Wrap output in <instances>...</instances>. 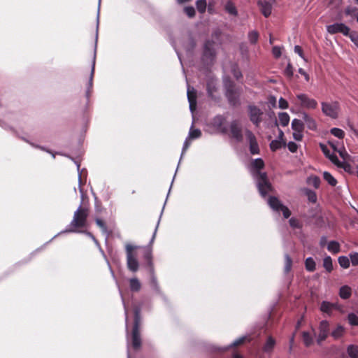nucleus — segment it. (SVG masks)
I'll use <instances>...</instances> for the list:
<instances>
[{"label": "nucleus", "instance_id": "nucleus-1", "mask_svg": "<svg viewBox=\"0 0 358 358\" xmlns=\"http://www.w3.org/2000/svg\"><path fill=\"white\" fill-rule=\"evenodd\" d=\"M264 166V162L261 158L255 159L252 163V174L256 180V185L260 195L266 197L268 192L272 191V185L268 180L265 172L260 171Z\"/></svg>", "mask_w": 358, "mask_h": 358}, {"label": "nucleus", "instance_id": "nucleus-2", "mask_svg": "<svg viewBox=\"0 0 358 358\" xmlns=\"http://www.w3.org/2000/svg\"><path fill=\"white\" fill-rule=\"evenodd\" d=\"M143 257L146 263L147 270L150 273V285L152 289L166 301V297L160 289L157 277L155 273V268L152 263V252L151 248H146L143 252Z\"/></svg>", "mask_w": 358, "mask_h": 358}, {"label": "nucleus", "instance_id": "nucleus-3", "mask_svg": "<svg viewBox=\"0 0 358 358\" xmlns=\"http://www.w3.org/2000/svg\"><path fill=\"white\" fill-rule=\"evenodd\" d=\"M88 216V209L80 204L74 212L71 222L66 227L64 232H76L78 229L85 227Z\"/></svg>", "mask_w": 358, "mask_h": 358}, {"label": "nucleus", "instance_id": "nucleus-4", "mask_svg": "<svg viewBox=\"0 0 358 358\" xmlns=\"http://www.w3.org/2000/svg\"><path fill=\"white\" fill-rule=\"evenodd\" d=\"M224 96L231 107L236 108L241 106V90L236 86V84L227 80L224 82Z\"/></svg>", "mask_w": 358, "mask_h": 358}, {"label": "nucleus", "instance_id": "nucleus-5", "mask_svg": "<svg viewBox=\"0 0 358 358\" xmlns=\"http://www.w3.org/2000/svg\"><path fill=\"white\" fill-rule=\"evenodd\" d=\"M134 327L132 330V342L131 345L135 350H138L141 346V338L139 331V328L141 323V306L140 305H134Z\"/></svg>", "mask_w": 358, "mask_h": 358}, {"label": "nucleus", "instance_id": "nucleus-6", "mask_svg": "<svg viewBox=\"0 0 358 358\" xmlns=\"http://www.w3.org/2000/svg\"><path fill=\"white\" fill-rule=\"evenodd\" d=\"M215 55L214 42L210 40H207L203 45V51L201 57L202 62L205 65H211L213 63Z\"/></svg>", "mask_w": 358, "mask_h": 358}, {"label": "nucleus", "instance_id": "nucleus-7", "mask_svg": "<svg viewBox=\"0 0 358 358\" xmlns=\"http://www.w3.org/2000/svg\"><path fill=\"white\" fill-rule=\"evenodd\" d=\"M247 109L250 122L255 127H259L262 121V116L264 115L262 110L254 104H249Z\"/></svg>", "mask_w": 358, "mask_h": 358}, {"label": "nucleus", "instance_id": "nucleus-8", "mask_svg": "<svg viewBox=\"0 0 358 358\" xmlns=\"http://www.w3.org/2000/svg\"><path fill=\"white\" fill-rule=\"evenodd\" d=\"M322 111L326 115L332 119H336L338 117L339 103L337 101L322 102Z\"/></svg>", "mask_w": 358, "mask_h": 358}, {"label": "nucleus", "instance_id": "nucleus-9", "mask_svg": "<svg viewBox=\"0 0 358 358\" xmlns=\"http://www.w3.org/2000/svg\"><path fill=\"white\" fill-rule=\"evenodd\" d=\"M136 248H126L127 268L132 272H136L139 268V263L135 252Z\"/></svg>", "mask_w": 358, "mask_h": 358}, {"label": "nucleus", "instance_id": "nucleus-10", "mask_svg": "<svg viewBox=\"0 0 358 358\" xmlns=\"http://www.w3.org/2000/svg\"><path fill=\"white\" fill-rule=\"evenodd\" d=\"M217 90L216 82L213 79H209L206 83L207 95L216 103H219L221 101V96L217 92Z\"/></svg>", "mask_w": 358, "mask_h": 358}, {"label": "nucleus", "instance_id": "nucleus-11", "mask_svg": "<svg viewBox=\"0 0 358 358\" xmlns=\"http://www.w3.org/2000/svg\"><path fill=\"white\" fill-rule=\"evenodd\" d=\"M296 98L302 108L307 109H315L317 106V102L315 99L310 98L306 94H298Z\"/></svg>", "mask_w": 358, "mask_h": 358}, {"label": "nucleus", "instance_id": "nucleus-12", "mask_svg": "<svg viewBox=\"0 0 358 358\" xmlns=\"http://www.w3.org/2000/svg\"><path fill=\"white\" fill-rule=\"evenodd\" d=\"M330 334L329 323L327 320H322L319 325V334L317 338V343L320 345Z\"/></svg>", "mask_w": 358, "mask_h": 358}, {"label": "nucleus", "instance_id": "nucleus-13", "mask_svg": "<svg viewBox=\"0 0 358 358\" xmlns=\"http://www.w3.org/2000/svg\"><path fill=\"white\" fill-rule=\"evenodd\" d=\"M327 31L330 34H335L337 33H341L344 36L349 35L350 29L349 27L342 22H336L332 24L327 26Z\"/></svg>", "mask_w": 358, "mask_h": 358}, {"label": "nucleus", "instance_id": "nucleus-14", "mask_svg": "<svg viewBox=\"0 0 358 358\" xmlns=\"http://www.w3.org/2000/svg\"><path fill=\"white\" fill-rule=\"evenodd\" d=\"M226 117L222 115H215L211 120L212 127L217 131L222 134L227 132V128L225 126Z\"/></svg>", "mask_w": 358, "mask_h": 358}, {"label": "nucleus", "instance_id": "nucleus-15", "mask_svg": "<svg viewBox=\"0 0 358 358\" xmlns=\"http://www.w3.org/2000/svg\"><path fill=\"white\" fill-rule=\"evenodd\" d=\"M110 273H111V275H112L113 278L115 280V282H116V284H117V285L118 287V290H119V293H120V297L122 299V304H123L124 309L125 325H126L127 336L128 337L129 336V332H128V309H127V307L126 306V303H125V301H124V299L122 290H121V289H120V286L118 285L117 280V279L115 278L114 271H110ZM127 358H131V355H130V352H129V338H127Z\"/></svg>", "mask_w": 358, "mask_h": 358}, {"label": "nucleus", "instance_id": "nucleus-16", "mask_svg": "<svg viewBox=\"0 0 358 358\" xmlns=\"http://www.w3.org/2000/svg\"><path fill=\"white\" fill-rule=\"evenodd\" d=\"M97 41H98V40L97 41L95 40L94 52L92 62L91 72H90V78H89V81L87 83V90L85 92V96H86L87 101L90 99L91 91H92V86H93V78H94V69H95Z\"/></svg>", "mask_w": 358, "mask_h": 358}, {"label": "nucleus", "instance_id": "nucleus-17", "mask_svg": "<svg viewBox=\"0 0 358 358\" xmlns=\"http://www.w3.org/2000/svg\"><path fill=\"white\" fill-rule=\"evenodd\" d=\"M245 136L249 142V150L252 155L259 154V148L255 134L249 129H246Z\"/></svg>", "mask_w": 358, "mask_h": 358}, {"label": "nucleus", "instance_id": "nucleus-18", "mask_svg": "<svg viewBox=\"0 0 358 358\" xmlns=\"http://www.w3.org/2000/svg\"><path fill=\"white\" fill-rule=\"evenodd\" d=\"M230 133L231 137L235 139L237 142L240 143L243 139L242 134V129L239 125L238 121L233 120L230 124Z\"/></svg>", "mask_w": 358, "mask_h": 358}, {"label": "nucleus", "instance_id": "nucleus-19", "mask_svg": "<svg viewBox=\"0 0 358 358\" xmlns=\"http://www.w3.org/2000/svg\"><path fill=\"white\" fill-rule=\"evenodd\" d=\"M257 4L265 17H268L271 15L272 6L268 1L266 0H258Z\"/></svg>", "mask_w": 358, "mask_h": 358}, {"label": "nucleus", "instance_id": "nucleus-20", "mask_svg": "<svg viewBox=\"0 0 358 358\" xmlns=\"http://www.w3.org/2000/svg\"><path fill=\"white\" fill-rule=\"evenodd\" d=\"M245 340H246V336H241V337L237 338L236 340H235L234 342H232L228 346H225V347H222V348L213 346L211 350L213 351L224 352V351L228 350L229 349H230L232 347H236V346H238V345L243 343Z\"/></svg>", "mask_w": 358, "mask_h": 358}, {"label": "nucleus", "instance_id": "nucleus-21", "mask_svg": "<svg viewBox=\"0 0 358 358\" xmlns=\"http://www.w3.org/2000/svg\"><path fill=\"white\" fill-rule=\"evenodd\" d=\"M245 340H246V336H241V337L237 338L236 340H235L234 342H232L228 346H225V347H222V348L213 346L211 350L213 351L224 352V351L228 350L229 349H230L232 347H236V346H238V345L243 343Z\"/></svg>", "mask_w": 358, "mask_h": 358}, {"label": "nucleus", "instance_id": "nucleus-22", "mask_svg": "<svg viewBox=\"0 0 358 358\" xmlns=\"http://www.w3.org/2000/svg\"><path fill=\"white\" fill-rule=\"evenodd\" d=\"M302 118L308 129L312 131L317 129V123L315 120L312 117L308 115V113L305 112L303 113Z\"/></svg>", "mask_w": 358, "mask_h": 358}, {"label": "nucleus", "instance_id": "nucleus-23", "mask_svg": "<svg viewBox=\"0 0 358 358\" xmlns=\"http://www.w3.org/2000/svg\"><path fill=\"white\" fill-rule=\"evenodd\" d=\"M320 148L325 157H327L333 164L336 165L337 162H338L339 159L338 157L335 154L331 153L330 150L325 145L321 143Z\"/></svg>", "mask_w": 358, "mask_h": 358}, {"label": "nucleus", "instance_id": "nucleus-24", "mask_svg": "<svg viewBox=\"0 0 358 358\" xmlns=\"http://www.w3.org/2000/svg\"><path fill=\"white\" fill-rule=\"evenodd\" d=\"M268 204L273 210L280 212L283 204L275 196H270L268 199Z\"/></svg>", "mask_w": 358, "mask_h": 358}, {"label": "nucleus", "instance_id": "nucleus-25", "mask_svg": "<svg viewBox=\"0 0 358 358\" xmlns=\"http://www.w3.org/2000/svg\"><path fill=\"white\" fill-rule=\"evenodd\" d=\"M313 331V336L308 331L302 332V339L306 347L311 346L314 343V336H315V329H312Z\"/></svg>", "mask_w": 358, "mask_h": 358}, {"label": "nucleus", "instance_id": "nucleus-26", "mask_svg": "<svg viewBox=\"0 0 358 358\" xmlns=\"http://www.w3.org/2000/svg\"><path fill=\"white\" fill-rule=\"evenodd\" d=\"M129 288L131 292H137L141 288V283L137 278H130L129 280Z\"/></svg>", "mask_w": 358, "mask_h": 358}, {"label": "nucleus", "instance_id": "nucleus-27", "mask_svg": "<svg viewBox=\"0 0 358 358\" xmlns=\"http://www.w3.org/2000/svg\"><path fill=\"white\" fill-rule=\"evenodd\" d=\"M352 294L351 288L348 285L341 287L339 289V296L343 299H348Z\"/></svg>", "mask_w": 358, "mask_h": 358}, {"label": "nucleus", "instance_id": "nucleus-28", "mask_svg": "<svg viewBox=\"0 0 358 358\" xmlns=\"http://www.w3.org/2000/svg\"><path fill=\"white\" fill-rule=\"evenodd\" d=\"M346 352L350 358H358V345H349L347 347Z\"/></svg>", "mask_w": 358, "mask_h": 358}, {"label": "nucleus", "instance_id": "nucleus-29", "mask_svg": "<svg viewBox=\"0 0 358 358\" xmlns=\"http://www.w3.org/2000/svg\"><path fill=\"white\" fill-rule=\"evenodd\" d=\"M289 115L287 113L285 112H281L278 113V121L279 124L282 127H286L289 124Z\"/></svg>", "mask_w": 358, "mask_h": 358}, {"label": "nucleus", "instance_id": "nucleus-30", "mask_svg": "<svg viewBox=\"0 0 358 358\" xmlns=\"http://www.w3.org/2000/svg\"><path fill=\"white\" fill-rule=\"evenodd\" d=\"M292 129L296 132H302L304 129V124L302 120L294 119L292 122Z\"/></svg>", "mask_w": 358, "mask_h": 358}, {"label": "nucleus", "instance_id": "nucleus-31", "mask_svg": "<svg viewBox=\"0 0 358 358\" xmlns=\"http://www.w3.org/2000/svg\"><path fill=\"white\" fill-rule=\"evenodd\" d=\"M275 345V341L272 336H268L265 345H264L263 350L265 352H270L273 350Z\"/></svg>", "mask_w": 358, "mask_h": 358}, {"label": "nucleus", "instance_id": "nucleus-32", "mask_svg": "<svg viewBox=\"0 0 358 358\" xmlns=\"http://www.w3.org/2000/svg\"><path fill=\"white\" fill-rule=\"evenodd\" d=\"M303 192L310 202L313 203H315L317 202V198L315 191L310 189L308 188H305L303 189Z\"/></svg>", "mask_w": 358, "mask_h": 358}, {"label": "nucleus", "instance_id": "nucleus-33", "mask_svg": "<svg viewBox=\"0 0 358 358\" xmlns=\"http://www.w3.org/2000/svg\"><path fill=\"white\" fill-rule=\"evenodd\" d=\"M225 10L230 15L236 16L238 14L237 9L234 4V3L231 1H228L224 6Z\"/></svg>", "mask_w": 358, "mask_h": 358}, {"label": "nucleus", "instance_id": "nucleus-34", "mask_svg": "<svg viewBox=\"0 0 358 358\" xmlns=\"http://www.w3.org/2000/svg\"><path fill=\"white\" fill-rule=\"evenodd\" d=\"M286 143L285 141H281L280 140H273L270 143V148L272 151L275 152L279 149H280L282 146H285Z\"/></svg>", "mask_w": 358, "mask_h": 358}, {"label": "nucleus", "instance_id": "nucleus-35", "mask_svg": "<svg viewBox=\"0 0 358 358\" xmlns=\"http://www.w3.org/2000/svg\"><path fill=\"white\" fill-rule=\"evenodd\" d=\"M324 180H326L328 184L332 187H335L337 184L336 179L328 171L323 173Z\"/></svg>", "mask_w": 358, "mask_h": 358}, {"label": "nucleus", "instance_id": "nucleus-36", "mask_svg": "<svg viewBox=\"0 0 358 358\" xmlns=\"http://www.w3.org/2000/svg\"><path fill=\"white\" fill-rule=\"evenodd\" d=\"M320 178L317 176H311L307 178V183L313 185L315 189H318L320 185Z\"/></svg>", "mask_w": 358, "mask_h": 358}, {"label": "nucleus", "instance_id": "nucleus-37", "mask_svg": "<svg viewBox=\"0 0 358 358\" xmlns=\"http://www.w3.org/2000/svg\"><path fill=\"white\" fill-rule=\"evenodd\" d=\"M187 96L188 101H196V90L187 85Z\"/></svg>", "mask_w": 358, "mask_h": 358}, {"label": "nucleus", "instance_id": "nucleus-38", "mask_svg": "<svg viewBox=\"0 0 358 358\" xmlns=\"http://www.w3.org/2000/svg\"><path fill=\"white\" fill-rule=\"evenodd\" d=\"M292 260L288 254L285 255L284 274L287 275L292 269Z\"/></svg>", "mask_w": 358, "mask_h": 358}, {"label": "nucleus", "instance_id": "nucleus-39", "mask_svg": "<svg viewBox=\"0 0 358 358\" xmlns=\"http://www.w3.org/2000/svg\"><path fill=\"white\" fill-rule=\"evenodd\" d=\"M323 266L328 273H331L333 270L332 259L330 256H327L323 259Z\"/></svg>", "mask_w": 358, "mask_h": 358}, {"label": "nucleus", "instance_id": "nucleus-40", "mask_svg": "<svg viewBox=\"0 0 358 358\" xmlns=\"http://www.w3.org/2000/svg\"><path fill=\"white\" fill-rule=\"evenodd\" d=\"M305 267L309 272H313L315 270V262L312 257H309L306 258L305 261Z\"/></svg>", "mask_w": 358, "mask_h": 358}, {"label": "nucleus", "instance_id": "nucleus-41", "mask_svg": "<svg viewBox=\"0 0 358 358\" xmlns=\"http://www.w3.org/2000/svg\"><path fill=\"white\" fill-rule=\"evenodd\" d=\"M343 333H344L343 327L341 325H338L337 327L331 331V336L334 339H338L339 338H341L343 336Z\"/></svg>", "mask_w": 358, "mask_h": 358}, {"label": "nucleus", "instance_id": "nucleus-42", "mask_svg": "<svg viewBox=\"0 0 358 358\" xmlns=\"http://www.w3.org/2000/svg\"><path fill=\"white\" fill-rule=\"evenodd\" d=\"M334 305L333 303H331L328 301H322L320 306V310L323 313L330 314L332 308H334Z\"/></svg>", "mask_w": 358, "mask_h": 358}, {"label": "nucleus", "instance_id": "nucleus-43", "mask_svg": "<svg viewBox=\"0 0 358 358\" xmlns=\"http://www.w3.org/2000/svg\"><path fill=\"white\" fill-rule=\"evenodd\" d=\"M201 136V131L199 129H193V124L189 129L188 138L190 139H196L200 138Z\"/></svg>", "mask_w": 358, "mask_h": 358}, {"label": "nucleus", "instance_id": "nucleus-44", "mask_svg": "<svg viewBox=\"0 0 358 358\" xmlns=\"http://www.w3.org/2000/svg\"><path fill=\"white\" fill-rule=\"evenodd\" d=\"M70 159H72L74 162V163L76 164L77 170H78V186H79V190H80L81 194L83 195V189L81 187V185H82L81 175H82V172L83 171L84 169L80 170V162L74 160L72 157H70Z\"/></svg>", "mask_w": 358, "mask_h": 358}, {"label": "nucleus", "instance_id": "nucleus-45", "mask_svg": "<svg viewBox=\"0 0 358 358\" xmlns=\"http://www.w3.org/2000/svg\"><path fill=\"white\" fill-rule=\"evenodd\" d=\"M207 3L206 0H197L196 1V7L197 10L203 14L206 12Z\"/></svg>", "mask_w": 358, "mask_h": 358}, {"label": "nucleus", "instance_id": "nucleus-46", "mask_svg": "<svg viewBox=\"0 0 358 358\" xmlns=\"http://www.w3.org/2000/svg\"><path fill=\"white\" fill-rule=\"evenodd\" d=\"M96 225L100 228L103 234L108 235L109 232L107 229L106 223L101 219L96 218L95 220Z\"/></svg>", "mask_w": 358, "mask_h": 358}, {"label": "nucleus", "instance_id": "nucleus-47", "mask_svg": "<svg viewBox=\"0 0 358 358\" xmlns=\"http://www.w3.org/2000/svg\"><path fill=\"white\" fill-rule=\"evenodd\" d=\"M338 263L343 268H348L350 266V259L346 256H341L338 257Z\"/></svg>", "mask_w": 358, "mask_h": 358}, {"label": "nucleus", "instance_id": "nucleus-48", "mask_svg": "<svg viewBox=\"0 0 358 358\" xmlns=\"http://www.w3.org/2000/svg\"><path fill=\"white\" fill-rule=\"evenodd\" d=\"M330 133L340 139L343 138L345 136L344 131L342 129L336 127L331 129Z\"/></svg>", "mask_w": 358, "mask_h": 358}, {"label": "nucleus", "instance_id": "nucleus-49", "mask_svg": "<svg viewBox=\"0 0 358 358\" xmlns=\"http://www.w3.org/2000/svg\"><path fill=\"white\" fill-rule=\"evenodd\" d=\"M336 165L339 168L343 169L344 171L348 173L352 172L351 165L345 162H341L340 160H338V162H337V164Z\"/></svg>", "mask_w": 358, "mask_h": 358}, {"label": "nucleus", "instance_id": "nucleus-50", "mask_svg": "<svg viewBox=\"0 0 358 358\" xmlns=\"http://www.w3.org/2000/svg\"><path fill=\"white\" fill-rule=\"evenodd\" d=\"M348 322L350 325L358 326V316L353 313H349L348 315Z\"/></svg>", "mask_w": 358, "mask_h": 358}, {"label": "nucleus", "instance_id": "nucleus-51", "mask_svg": "<svg viewBox=\"0 0 358 358\" xmlns=\"http://www.w3.org/2000/svg\"><path fill=\"white\" fill-rule=\"evenodd\" d=\"M259 38V34L256 31H251L248 33V39L252 44H255Z\"/></svg>", "mask_w": 358, "mask_h": 358}, {"label": "nucleus", "instance_id": "nucleus-52", "mask_svg": "<svg viewBox=\"0 0 358 358\" xmlns=\"http://www.w3.org/2000/svg\"><path fill=\"white\" fill-rule=\"evenodd\" d=\"M21 139H22L24 141H25V142H27V143H29V144H30L32 147H34V148H36L41 149V150H44V151H45V152H47L51 153V154H52V157H53V158H55V154H53V153H52V152H50L49 150H47L45 148H44V147H43V146H41V145H36V144H34V143H31V142H29V140H27V138H24V137H21Z\"/></svg>", "mask_w": 358, "mask_h": 358}, {"label": "nucleus", "instance_id": "nucleus-53", "mask_svg": "<svg viewBox=\"0 0 358 358\" xmlns=\"http://www.w3.org/2000/svg\"><path fill=\"white\" fill-rule=\"evenodd\" d=\"M358 12V9L356 7L352 6H348L345 9V14L346 15H350V16H357V13Z\"/></svg>", "mask_w": 358, "mask_h": 358}, {"label": "nucleus", "instance_id": "nucleus-54", "mask_svg": "<svg viewBox=\"0 0 358 358\" xmlns=\"http://www.w3.org/2000/svg\"><path fill=\"white\" fill-rule=\"evenodd\" d=\"M293 67L290 63H288L286 68L284 70V74L287 78H291L293 76Z\"/></svg>", "mask_w": 358, "mask_h": 358}, {"label": "nucleus", "instance_id": "nucleus-55", "mask_svg": "<svg viewBox=\"0 0 358 358\" xmlns=\"http://www.w3.org/2000/svg\"><path fill=\"white\" fill-rule=\"evenodd\" d=\"M231 73L234 76V77L237 80H239L243 78V74L238 66H235L232 69Z\"/></svg>", "mask_w": 358, "mask_h": 358}, {"label": "nucleus", "instance_id": "nucleus-56", "mask_svg": "<svg viewBox=\"0 0 358 358\" xmlns=\"http://www.w3.org/2000/svg\"><path fill=\"white\" fill-rule=\"evenodd\" d=\"M184 12L190 18L194 17L195 15V9L193 6L185 7Z\"/></svg>", "mask_w": 358, "mask_h": 358}, {"label": "nucleus", "instance_id": "nucleus-57", "mask_svg": "<svg viewBox=\"0 0 358 358\" xmlns=\"http://www.w3.org/2000/svg\"><path fill=\"white\" fill-rule=\"evenodd\" d=\"M195 45H196V43H195L194 39L192 38H189L187 41V47H185L187 52L189 53H191L193 51L194 48H195Z\"/></svg>", "mask_w": 358, "mask_h": 358}, {"label": "nucleus", "instance_id": "nucleus-58", "mask_svg": "<svg viewBox=\"0 0 358 358\" xmlns=\"http://www.w3.org/2000/svg\"><path fill=\"white\" fill-rule=\"evenodd\" d=\"M272 53L275 58L278 59V58L280 57V56L282 55L281 48L279 46H277V45L273 47Z\"/></svg>", "mask_w": 358, "mask_h": 358}, {"label": "nucleus", "instance_id": "nucleus-59", "mask_svg": "<svg viewBox=\"0 0 358 358\" xmlns=\"http://www.w3.org/2000/svg\"><path fill=\"white\" fill-rule=\"evenodd\" d=\"M350 258L353 266H358V252L350 253Z\"/></svg>", "mask_w": 358, "mask_h": 358}, {"label": "nucleus", "instance_id": "nucleus-60", "mask_svg": "<svg viewBox=\"0 0 358 358\" xmlns=\"http://www.w3.org/2000/svg\"><path fill=\"white\" fill-rule=\"evenodd\" d=\"M338 152L340 157L344 160H346L350 157V156L348 155V153L346 152L344 148H342L341 149L338 150Z\"/></svg>", "mask_w": 358, "mask_h": 358}, {"label": "nucleus", "instance_id": "nucleus-61", "mask_svg": "<svg viewBox=\"0 0 358 358\" xmlns=\"http://www.w3.org/2000/svg\"><path fill=\"white\" fill-rule=\"evenodd\" d=\"M278 105L279 108L281 109H287L289 106L287 101L282 97L280 98L278 101Z\"/></svg>", "mask_w": 358, "mask_h": 358}, {"label": "nucleus", "instance_id": "nucleus-62", "mask_svg": "<svg viewBox=\"0 0 358 358\" xmlns=\"http://www.w3.org/2000/svg\"><path fill=\"white\" fill-rule=\"evenodd\" d=\"M287 148L289 149V150L291 152H296L297 151V149H298V145L296 143L293 142V141H289L288 143H287Z\"/></svg>", "mask_w": 358, "mask_h": 358}, {"label": "nucleus", "instance_id": "nucleus-63", "mask_svg": "<svg viewBox=\"0 0 358 358\" xmlns=\"http://www.w3.org/2000/svg\"><path fill=\"white\" fill-rule=\"evenodd\" d=\"M280 211L282 213L284 217L286 219L288 218L291 215V212L289 208L284 205L280 208Z\"/></svg>", "mask_w": 358, "mask_h": 358}, {"label": "nucleus", "instance_id": "nucleus-64", "mask_svg": "<svg viewBox=\"0 0 358 358\" xmlns=\"http://www.w3.org/2000/svg\"><path fill=\"white\" fill-rule=\"evenodd\" d=\"M346 36L349 37L351 41L358 47V35L355 34H351L350 31L349 35H347Z\"/></svg>", "mask_w": 358, "mask_h": 358}]
</instances>
